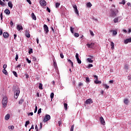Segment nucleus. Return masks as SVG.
Returning <instances> with one entry per match:
<instances>
[{
    "label": "nucleus",
    "instance_id": "de8ad7c7",
    "mask_svg": "<svg viewBox=\"0 0 131 131\" xmlns=\"http://www.w3.org/2000/svg\"><path fill=\"white\" fill-rule=\"evenodd\" d=\"M36 112H37V106L36 104L35 105V110H34V113H36Z\"/></svg>",
    "mask_w": 131,
    "mask_h": 131
},
{
    "label": "nucleus",
    "instance_id": "412c9836",
    "mask_svg": "<svg viewBox=\"0 0 131 131\" xmlns=\"http://www.w3.org/2000/svg\"><path fill=\"white\" fill-rule=\"evenodd\" d=\"M53 63L54 67L56 69H57V68H58V67L57 66V62H56L55 59L53 60Z\"/></svg>",
    "mask_w": 131,
    "mask_h": 131
},
{
    "label": "nucleus",
    "instance_id": "a19ab883",
    "mask_svg": "<svg viewBox=\"0 0 131 131\" xmlns=\"http://www.w3.org/2000/svg\"><path fill=\"white\" fill-rule=\"evenodd\" d=\"M63 105L64 109H66V110H67V107L68 106V104H67V103H64Z\"/></svg>",
    "mask_w": 131,
    "mask_h": 131
},
{
    "label": "nucleus",
    "instance_id": "e433bc0d",
    "mask_svg": "<svg viewBox=\"0 0 131 131\" xmlns=\"http://www.w3.org/2000/svg\"><path fill=\"white\" fill-rule=\"evenodd\" d=\"M50 98L52 100H53V99H54V93H51Z\"/></svg>",
    "mask_w": 131,
    "mask_h": 131
},
{
    "label": "nucleus",
    "instance_id": "a878e982",
    "mask_svg": "<svg viewBox=\"0 0 131 131\" xmlns=\"http://www.w3.org/2000/svg\"><path fill=\"white\" fill-rule=\"evenodd\" d=\"M87 61L89 63H93V62H94V61L93 60H92V58H87Z\"/></svg>",
    "mask_w": 131,
    "mask_h": 131
},
{
    "label": "nucleus",
    "instance_id": "7ed1b4c3",
    "mask_svg": "<svg viewBox=\"0 0 131 131\" xmlns=\"http://www.w3.org/2000/svg\"><path fill=\"white\" fill-rule=\"evenodd\" d=\"M2 104L4 108H6V107H7V105L8 104V98H7V97H4L3 98L2 100Z\"/></svg>",
    "mask_w": 131,
    "mask_h": 131
},
{
    "label": "nucleus",
    "instance_id": "0e129e2a",
    "mask_svg": "<svg viewBox=\"0 0 131 131\" xmlns=\"http://www.w3.org/2000/svg\"><path fill=\"white\" fill-rule=\"evenodd\" d=\"M127 78L128 80H131V75L128 76Z\"/></svg>",
    "mask_w": 131,
    "mask_h": 131
},
{
    "label": "nucleus",
    "instance_id": "a18cd8bd",
    "mask_svg": "<svg viewBox=\"0 0 131 131\" xmlns=\"http://www.w3.org/2000/svg\"><path fill=\"white\" fill-rule=\"evenodd\" d=\"M18 59H19V56L18 55V54H16L15 56L16 61H18Z\"/></svg>",
    "mask_w": 131,
    "mask_h": 131
},
{
    "label": "nucleus",
    "instance_id": "13d9d810",
    "mask_svg": "<svg viewBox=\"0 0 131 131\" xmlns=\"http://www.w3.org/2000/svg\"><path fill=\"white\" fill-rule=\"evenodd\" d=\"M58 124L59 126H61V124H62V121H58Z\"/></svg>",
    "mask_w": 131,
    "mask_h": 131
},
{
    "label": "nucleus",
    "instance_id": "2eb2a0df",
    "mask_svg": "<svg viewBox=\"0 0 131 131\" xmlns=\"http://www.w3.org/2000/svg\"><path fill=\"white\" fill-rule=\"evenodd\" d=\"M16 29L18 31H20V30H23V27L20 25H17Z\"/></svg>",
    "mask_w": 131,
    "mask_h": 131
},
{
    "label": "nucleus",
    "instance_id": "f3484780",
    "mask_svg": "<svg viewBox=\"0 0 131 131\" xmlns=\"http://www.w3.org/2000/svg\"><path fill=\"white\" fill-rule=\"evenodd\" d=\"M8 7L10 8V9H13V4L12 3V2H9L8 3Z\"/></svg>",
    "mask_w": 131,
    "mask_h": 131
},
{
    "label": "nucleus",
    "instance_id": "aec40b11",
    "mask_svg": "<svg viewBox=\"0 0 131 131\" xmlns=\"http://www.w3.org/2000/svg\"><path fill=\"white\" fill-rule=\"evenodd\" d=\"M114 46H115V44L114 43V42H113V41H112L111 42V46L112 50H113L114 49Z\"/></svg>",
    "mask_w": 131,
    "mask_h": 131
},
{
    "label": "nucleus",
    "instance_id": "ddd939ff",
    "mask_svg": "<svg viewBox=\"0 0 131 131\" xmlns=\"http://www.w3.org/2000/svg\"><path fill=\"white\" fill-rule=\"evenodd\" d=\"M128 42H131V37L127 38L124 40V43H125V45H127Z\"/></svg>",
    "mask_w": 131,
    "mask_h": 131
},
{
    "label": "nucleus",
    "instance_id": "e2e57ef3",
    "mask_svg": "<svg viewBox=\"0 0 131 131\" xmlns=\"http://www.w3.org/2000/svg\"><path fill=\"white\" fill-rule=\"evenodd\" d=\"M124 68L125 69H128V67L127 66V64L125 65Z\"/></svg>",
    "mask_w": 131,
    "mask_h": 131
},
{
    "label": "nucleus",
    "instance_id": "09e8293b",
    "mask_svg": "<svg viewBox=\"0 0 131 131\" xmlns=\"http://www.w3.org/2000/svg\"><path fill=\"white\" fill-rule=\"evenodd\" d=\"M73 130H74V125H72L71 127V131H73Z\"/></svg>",
    "mask_w": 131,
    "mask_h": 131
},
{
    "label": "nucleus",
    "instance_id": "bb28decb",
    "mask_svg": "<svg viewBox=\"0 0 131 131\" xmlns=\"http://www.w3.org/2000/svg\"><path fill=\"white\" fill-rule=\"evenodd\" d=\"M68 62H69L70 64H71L72 67H73V62L71 61V59H68Z\"/></svg>",
    "mask_w": 131,
    "mask_h": 131
},
{
    "label": "nucleus",
    "instance_id": "774afa93",
    "mask_svg": "<svg viewBox=\"0 0 131 131\" xmlns=\"http://www.w3.org/2000/svg\"><path fill=\"white\" fill-rule=\"evenodd\" d=\"M32 59H33V61H36V57H33Z\"/></svg>",
    "mask_w": 131,
    "mask_h": 131
},
{
    "label": "nucleus",
    "instance_id": "5701e85b",
    "mask_svg": "<svg viewBox=\"0 0 131 131\" xmlns=\"http://www.w3.org/2000/svg\"><path fill=\"white\" fill-rule=\"evenodd\" d=\"M8 129H14L15 128V127L13 125H10L8 127Z\"/></svg>",
    "mask_w": 131,
    "mask_h": 131
},
{
    "label": "nucleus",
    "instance_id": "3c124183",
    "mask_svg": "<svg viewBox=\"0 0 131 131\" xmlns=\"http://www.w3.org/2000/svg\"><path fill=\"white\" fill-rule=\"evenodd\" d=\"M40 113H41V108H39L38 110L37 114H40Z\"/></svg>",
    "mask_w": 131,
    "mask_h": 131
},
{
    "label": "nucleus",
    "instance_id": "6e6d98bb",
    "mask_svg": "<svg viewBox=\"0 0 131 131\" xmlns=\"http://www.w3.org/2000/svg\"><path fill=\"white\" fill-rule=\"evenodd\" d=\"M10 24L11 25V26H13L14 25V23H13V21H10Z\"/></svg>",
    "mask_w": 131,
    "mask_h": 131
},
{
    "label": "nucleus",
    "instance_id": "393cba45",
    "mask_svg": "<svg viewBox=\"0 0 131 131\" xmlns=\"http://www.w3.org/2000/svg\"><path fill=\"white\" fill-rule=\"evenodd\" d=\"M124 103L126 105H127V104H128V99H124Z\"/></svg>",
    "mask_w": 131,
    "mask_h": 131
},
{
    "label": "nucleus",
    "instance_id": "49530a36",
    "mask_svg": "<svg viewBox=\"0 0 131 131\" xmlns=\"http://www.w3.org/2000/svg\"><path fill=\"white\" fill-rule=\"evenodd\" d=\"M60 57L61 58V59H64V55H63V53H61L60 54Z\"/></svg>",
    "mask_w": 131,
    "mask_h": 131
},
{
    "label": "nucleus",
    "instance_id": "4be33fe9",
    "mask_svg": "<svg viewBox=\"0 0 131 131\" xmlns=\"http://www.w3.org/2000/svg\"><path fill=\"white\" fill-rule=\"evenodd\" d=\"M10 119V114H8L5 116V120H8Z\"/></svg>",
    "mask_w": 131,
    "mask_h": 131
},
{
    "label": "nucleus",
    "instance_id": "dca6fc26",
    "mask_svg": "<svg viewBox=\"0 0 131 131\" xmlns=\"http://www.w3.org/2000/svg\"><path fill=\"white\" fill-rule=\"evenodd\" d=\"M4 12L8 16H9V15H10V14H11V11H10V10L8 9H5L4 11Z\"/></svg>",
    "mask_w": 131,
    "mask_h": 131
},
{
    "label": "nucleus",
    "instance_id": "bf43d9fd",
    "mask_svg": "<svg viewBox=\"0 0 131 131\" xmlns=\"http://www.w3.org/2000/svg\"><path fill=\"white\" fill-rule=\"evenodd\" d=\"M3 34V30L0 28V35Z\"/></svg>",
    "mask_w": 131,
    "mask_h": 131
},
{
    "label": "nucleus",
    "instance_id": "c756f323",
    "mask_svg": "<svg viewBox=\"0 0 131 131\" xmlns=\"http://www.w3.org/2000/svg\"><path fill=\"white\" fill-rule=\"evenodd\" d=\"M30 123V122L29 121V120H28L26 122V123L25 124V126L26 127H27V125H28V124H29Z\"/></svg>",
    "mask_w": 131,
    "mask_h": 131
},
{
    "label": "nucleus",
    "instance_id": "603ef678",
    "mask_svg": "<svg viewBox=\"0 0 131 131\" xmlns=\"http://www.w3.org/2000/svg\"><path fill=\"white\" fill-rule=\"evenodd\" d=\"M4 4L5 3H4V2H3L2 0H0V5L1 6H4L5 5Z\"/></svg>",
    "mask_w": 131,
    "mask_h": 131
},
{
    "label": "nucleus",
    "instance_id": "6ab92c4d",
    "mask_svg": "<svg viewBox=\"0 0 131 131\" xmlns=\"http://www.w3.org/2000/svg\"><path fill=\"white\" fill-rule=\"evenodd\" d=\"M119 18H120V17H119V16L117 17V18H115L114 19V23H118V19H119Z\"/></svg>",
    "mask_w": 131,
    "mask_h": 131
},
{
    "label": "nucleus",
    "instance_id": "69168bd1",
    "mask_svg": "<svg viewBox=\"0 0 131 131\" xmlns=\"http://www.w3.org/2000/svg\"><path fill=\"white\" fill-rule=\"evenodd\" d=\"M3 68H4V69H6V68H7V64H4Z\"/></svg>",
    "mask_w": 131,
    "mask_h": 131
},
{
    "label": "nucleus",
    "instance_id": "c9c22d12",
    "mask_svg": "<svg viewBox=\"0 0 131 131\" xmlns=\"http://www.w3.org/2000/svg\"><path fill=\"white\" fill-rule=\"evenodd\" d=\"M26 36L29 38L30 37V34H29L28 32L26 33Z\"/></svg>",
    "mask_w": 131,
    "mask_h": 131
},
{
    "label": "nucleus",
    "instance_id": "1a4fd4ad",
    "mask_svg": "<svg viewBox=\"0 0 131 131\" xmlns=\"http://www.w3.org/2000/svg\"><path fill=\"white\" fill-rule=\"evenodd\" d=\"M78 56H79L78 53H76L75 57H76V60L77 61V63L78 64H80L81 63V60L79 59V57Z\"/></svg>",
    "mask_w": 131,
    "mask_h": 131
},
{
    "label": "nucleus",
    "instance_id": "f257e3e1",
    "mask_svg": "<svg viewBox=\"0 0 131 131\" xmlns=\"http://www.w3.org/2000/svg\"><path fill=\"white\" fill-rule=\"evenodd\" d=\"M118 10L117 9H111V17H116V15L118 14Z\"/></svg>",
    "mask_w": 131,
    "mask_h": 131
},
{
    "label": "nucleus",
    "instance_id": "423d86ee",
    "mask_svg": "<svg viewBox=\"0 0 131 131\" xmlns=\"http://www.w3.org/2000/svg\"><path fill=\"white\" fill-rule=\"evenodd\" d=\"M51 119V116L50 115H46L44 119L43 120V122H47Z\"/></svg>",
    "mask_w": 131,
    "mask_h": 131
},
{
    "label": "nucleus",
    "instance_id": "6e6552de",
    "mask_svg": "<svg viewBox=\"0 0 131 131\" xmlns=\"http://www.w3.org/2000/svg\"><path fill=\"white\" fill-rule=\"evenodd\" d=\"M40 5H41L42 7H46V6H47V2L45 0H41L40 1Z\"/></svg>",
    "mask_w": 131,
    "mask_h": 131
},
{
    "label": "nucleus",
    "instance_id": "f8f14e48",
    "mask_svg": "<svg viewBox=\"0 0 131 131\" xmlns=\"http://www.w3.org/2000/svg\"><path fill=\"white\" fill-rule=\"evenodd\" d=\"M3 35L4 37V38H8L9 37V36H10V34H9V33H8L7 32H4L3 33Z\"/></svg>",
    "mask_w": 131,
    "mask_h": 131
},
{
    "label": "nucleus",
    "instance_id": "f704fd0d",
    "mask_svg": "<svg viewBox=\"0 0 131 131\" xmlns=\"http://www.w3.org/2000/svg\"><path fill=\"white\" fill-rule=\"evenodd\" d=\"M70 30H71V32H72V34L74 33V29L72 27H70Z\"/></svg>",
    "mask_w": 131,
    "mask_h": 131
},
{
    "label": "nucleus",
    "instance_id": "0eeeda50",
    "mask_svg": "<svg viewBox=\"0 0 131 131\" xmlns=\"http://www.w3.org/2000/svg\"><path fill=\"white\" fill-rule=\"evenodd\" d=\"M43 29L44 31L45 32V33H49V27L47 25H43Z\"/></svg>",
    "mask_w": 131,
    "mask_h": 131
},
{
    "label": "nucleus",
    "instance_id": "4c0bfd02",
    "mask_svg": "<svg viewBox=\"0 0 131 131\" xmlns=\"http://www.w3.org/2000/svg\"><path fill=\"white\" fill-rule=\"evenodd\" d=\"M55 7H56V8H59V7H60V3H56L55 4Z\"/></svg>",
    "mask_w": 131,
    "mask_h": 131
},
{
    "label": "nucleus",
    "instance_id": "79ce46f5",
    "mask_svg": "<svg viewBox=\"0 0 131 131\" xmlns=\"http://www.w3.org/2000/svg\"><path fill=\"white\" fill-rule=\"evenodd\" d=\"M74 35L75 37H78V36H79V34H78V33H75Z\"/></svg>",
    "mask_w": 131,
    "mask_h": 131
},
{
    "label": "nucleus",
    "instance_id": "8fccbe9b",
    "mask_svg": "<svg viewBox=\"0 0 131 131\" xmlns=\"http://www.w3.org/2000/svg\"><path fill=\"white\" fill-rule=\"evenodd\" d=\"M26 61L28 62L29 64H30L31 63V60H29L28 58H26Z\"/></svg>",
    "mask_w": 131,
    "mask_h": 131
},
{
    "label": "nucleus",
    "instance_id": "37998d69",
    "mask_svg": "<svg viewBox=\"0 0 131 131\" xmlns=\"http://www.w3.org/2000/svg\"><path fill=\"white\" fill-rule=\"evenodd\" d=\"M89 31L90 32V34H91L92 36H94L95 35L94 32L92 30H90Z\"/></svg>",
    "mask_w": 131,
    "mask_h": 131
},
{
    "label": "nucleus",
    "instance_id": "4d7b16f0",
    "mask_svg": "<svg viewBox=\"0 0 131 131\" xmlns=\"http://www.w3.org/2000/svg\"><path fill=\"white\" fill-rule=\"evenodd\" d=\"M35 129H36V131H38V127H37V125H35Z\"/></svg>",
    "mask_w": 131,
    "mask_h": 131
},
{
    "label": "nucleus",
    "instance_id": "72a5a7b5",
    "mask_svg": "<svg viewBox=\"0 0 131 131\" xmlns=\"http://www.w3.org/2000/svg\"><path fill=\"white\" fill-rule=\"evenodd\" d=\"M39 90H42V83H39Z\"/></svg>",
    "mask_w": 131,
    "mask_h": 131
},
{
    "label": "nucleus",
    "instance_id": "4468645a",
    "mask_svg": "<svg viewBox=\"0 0 131 131\" xmlns=\"http://www.w3.org/2000/svg\"><path fill=\"white\" fill-rule=\"evenodd\" d=\"M94 45H95V43L92 42L91 43H87L86 46H87L88 48H89L90 49H92V48H94Z\"/></svg>",
    "mask_w": 131,
    "mask_h": 131
},
{
    "label": "nucleus",
    "instance_id": "5fc2aeb1",
    "mask_svg": "<svg viewBox=\"0 0 131 131\" xmlns=\"http://www.w3.org/2000/svg\"><path fill=\"white\" fill-rule=\"evenodd\" d=\"M47 11H48V13H51V9L49 7L47 8Z\"/></svg>",
    "mask_w": 131,
    "mask_h": 131
},
{
    "label": "nucleus",
    "instance_id": "338daca9",
    "mask_svg": "<svg viewBox=\"0 0 131 131\" xmlns=\"http://www.w3.org/2000/svg\"><path fill=\"white\" fill-rule=\"evenodd\" d=\"M27 2L29 3V5H31V1L30 0H27Z\"/></svg>",
    "mask_w": 131,
    "mask_h": 131
},
{
    "label": "nucleus",
    "instance_id": "473e14b6",
    "mask_svg": "<svg viewBox=\"0 0 131 131\" xmlns=\"http://www.w3.org/2000/svg\"><path fill=\"white\" fill-rule=\"evenodd\" d=\"M13 74L14 75V76H15V77H18V74L15 71L13 72Z\"/></svg>",
    "mask_w": 131,
    "mask_h": 131
},
{
    "label": "nucleus",
    "instance_id": "a211bd4d",
    "mask_svg": "<svg viewBox=\"0 0 131 131\" xmlns=\"http://www.w3.org/2000/svg\"><path fill=\"white\" fill-rule=\"evenodd\" d=\"M31 16H32L33 20H36V16L34 14V13H33V12L32 13Z\"/></svg>",
    "mask_w": 131,
    "mask_h": 131
},
{
    "label": "nucleus",
    "instance_id": "c03bdc74",
    "mask_svg": "<svg viewBox=\"0 0 131 131\" xmlns=\"http://www.w3.org/2000/svg\"><path fill=\"white\" fill-rule=\"evenodd\" d=\"M113 35H116V34H117V31L114 30L113 31Z\"/></svg>",
    "mask_w": 131,
    "mask_h": 131
},
{
    "label": "nucleus",
    "instance_id": "c85d7f7f",
    "mask_svg": "<svg viewBox=\"0 0 131 131\" xmlns=\"http://www.w3.org/2000/svg\"><path fill=\"white\" fill-rule=\"evenodd\" d=\"M3 73L5 74V75H8V72L6 69L3 70Z\"/></svg>",
    "mask_w": 131,
    "mask_h": 131
},
{
    "label": "nucleus",
    "instance_id": "2f4dec72",
    "mask_svg": "<svg viewBox=\"0 0 131 131\" xmlns=\"http://www.w3.org/2000/svg\"><path fill=\"white\" fill-rule=\"evenodd\" d=\"M23 102H24V100L23 99H21L18 102V104H19L20 105H21V104H22L23 103Z\"/></svg>",
    "mask_w": 131,
    "mask_h": 131
},
{
    "label": "nucleus",
    "instance_id": "864d4df0",
    "mask_svg": "<svg viewBox=\"0 0 131 131\" xmlns=\"http://www.w3.org/2000/svg\"><path fill=\"white\" fill-rule=\"evenodd\" d=\"M91 67H93V64H89L88 66V68H91Z\"/></svg>",
    "mask_w": 131,
    "mask_h": 131
},
{
    "label": "nucleus",
    "instance_id": "9b49d317",
    "mask_svg": "<svg viewBox=\"0 0 131 131\" xmlns=\"http://www.w3.org/2000/svg\"><path fill=\"white\" fill-rule=\"evenodd\" d=\"M92 103H93V100H92V99L91 98L87 99L85 101V104H86V105H89V104H92Z\"/></svg>",
    "mask_w": 131,
    "mask_h": 131
},
{
    "label": "nucleus",
    "instance_id": "f03ea898",
    "mask_svg": "<svg viewBox=\"0 0 131 131\" xmlns=\"http://www.w3.org/2000/svg\"><path fill=\"white\" fill-rule=\"evenodd\" d=\"M13 90L14 91V98L17 99L20 94V89H19L18 86H15V88H13Z\"/></svg>",
    "mask_w": 131,
    "mask_h": 131
},
{
    "label": "nucleus",
    "instance_id": "b1692460",
    "mask_svg": "<svg viewBox=\"0 0 131 131\" xmlns=\"http://www.w3.org/2000/svg\"><path fill=\"white\" fill-rule=\"evenodd\" d=\"M28 53H29V55H31V54H32V53H33V50L32 49V48H30L29 50Z\"/></svg>",
    "mask_w": 131,
    "mask_h": 131
},
{
    "label": "nucleus",
    "instance_id": "7c9ffc66",
    "mask_svg": "<svg viewBox=\"0 0 131 131\" xmlns=\"http://www.w3.org/2000/svg\"><path fill=\"white\" fill-rule=\"evenodd\" d=\"M86 6H87L88 8H91V7H92V3H91L90 2H89L88 3H87Z\"/></svg>",
    "mask_w": 131,
    "mask_h": 131
},
{
    "label": "nucleus",
    "instance_id": "ea45409f",
    "mask_svg": "<svg viewBox=\"0 0 131 131\" xmlns=\"http://www.w3.org/2000/svg\"><path fill=\"white\" fill-rule=\"evenodd\" d=\"M121 5H125V0H122L121 2H120Z\"/></svg>",
    "mask_w": 131,
    "mask_h": 131
},
{
    "label": "nucleus",
    "instance_id": "58836bf2",
    "mask_svg": "<svg viewBox=\"0 0 131 131\" xmlns=\"http://www.w3.org/2000/svg\"><path fill=\"white\" fill-rule=\"evenodd\" d=\"M85 80H86V82H87V83H89V82H90L91 81L90 80V78H89L88 77H86Z\"/></svg>",
    "mask_w": 131,
    "mask_h": 131
},
{
    "label": "nucleus",
    "instance_id": "052dcab7",
    "mask_svg": "<svg viewBox=\"0 0 131 131\" xmlns=\"http://www.w3.org/2000/svg\"><path fill=\"white\" fill-rule=\"evenodd\" d=\"M25 76H26V78H29V75L27 73L25 74Z\"/></svg>",
    "mask_w": 131,
    "mask_h": 131
},
{
    "label": "nucleus",
    "instance_id": "9d476101",
    "mask_svg": "<svg viewBox=\"0 0 131 131\" xmlns=\"http://www.w3.org/2000/svg\"><path fill=\"white\" fill-rule=\"evenodd\" d=\"M99 121L102 125H105V124H106L105 123V120H104V118H103V117H101L100 118Z\"/></svg>",
    "mask_w": 131,
    "mask_h": 131
},
{
    "label": "nucleus",
    "instance_id": "cd10ccee",
    "mask_svg": "<svg viewBox=\"0 0 131 131\" xmlns=\"http://www.w3.org/2000/svg\"><path fill=\"white\" fill-rule=\"evenodd\" d=\"M103 85L104 88L106 90H108V89H109V85H107L106 84H103Z\"/></svg>",
    "mask_w": 131,
    "mask_h": 131
},
{
    "label": "nucleus",
    "instance_id": "20e7f679",
    "mask_svg": "<svg viewBox=\"0 0 131 131\" xmlns=\"http://www.w3.org/2000/svg\"><path fill=\"white\" fill-rule=\"evenodd\" d=\"M73 7L74 8L75 14H76L77 16H79V11H78V9H77L76 5H73Z\"/></svg>",
    "mask_w": 131,
    "mask_h": 131
},
{
    "label": "nucleus",
    "instance_id": "39448f33",
    "mask_svg": "<svg viewBox=\"0 0 131 131\" xmlns=\"http://www.w3.org/2000/svg\"><path fill=\"white\" fill-rule=\"evenodd\" d=\"M93 77H95L96 80H94L95 83L96 84H101L102 83V81L98 80V76L97 75H94Z\"/></svg>",
    "mask_w": 131,
    "mask_h": 131
},
{
    "label": "nucleus",
    "instance_id": "680f3d73",
    "mask_svg": "<svg viewBox=\"0 0 131 131\" xmlns=\"http://www.w3.org/2000/svg\"><path fill=\"white\" fill-rule=\"evenodd\" d=\"M32 115H33V113L32 112H31L29 114H28V116H32Z\"/></svg>",
    "mask_w": 131,
    "mask_h": 131
}]
</instances>
